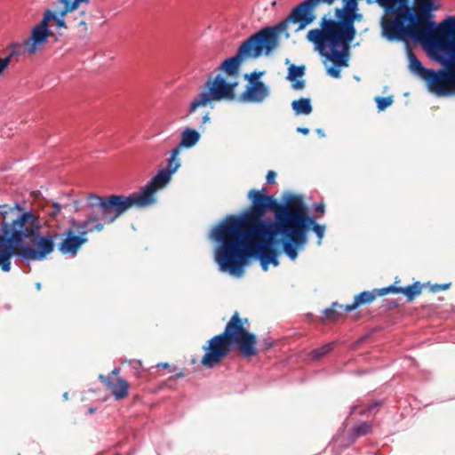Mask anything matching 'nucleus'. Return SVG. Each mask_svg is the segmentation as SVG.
Returning <instances> with one entry per match:
<instances>
[{
    "label": "nucleus",
    "mask_w": 455,
    "mask_h": 455,
    "mask_svg": "<svg viewBox=\"0 0 455 455\" xmlns=\"http://www.w3.org/2000/svg\"><path fill=\"white\" fill-rule=\"evenodd\" d=\"M265 191L251 189L248 194L251 212L229 215L212 228L210 238L216 243L214 259L220 271L240 277L251 257L260 260L264 271L269 264L277 266L275 244L278 234L283 238V252L291 260L304 249L306 226L312 222L310 217L302 205L281 206Z\"/></svg>",
    "instance_id": "f257e3e1"
},
{
    "label": "nucleus",
    "mask_w": 455,
    "mask_h": 455,
    "mask_svg": "<svg viewBox=\"0 0 455 455\" xmlns=\"http://www.w3.org/2000/svg\"><path fill=\"white\" fill-rule=\"evenodd\" d=\"M335 0H305L296 5L290 14L277 25L265 27L259 31L274 51L279 45L280 35L285 32L290 24L297 25L295 31H300L315 20V9L320 4H331ZM357 0H343L342 8L335 10L336 19L323 16L319 27L310 29L306 38L322 60L326 75L339 79L341 70L349 66L350 44L355 39L356 30L355 20L360 15L355 13Z\"/></svg>",
    "instance_id": "f03ea898"
},
{
    "label": "nucleus",
    "mask_w": 455,
    "mask_h": 455,
    "mask_svg": "<svg viewBox=\"0 0 455 455\" xmlns=\"http://www.w3.org/2000/svg\"><path fill=\"white\" fill-rule=\"evenodd\" d=\"M272 52L273 50L259 31L251 35L239 46L237 53L226 59L219 68L220 71L226 73L227 77L220 74L214 78L210 76L204 89L191 101L188 114L190 115L200 108L212 106L215 101L234 100L235 89L237 85L236 78L242 61L257 59L261 55L267 56Z\"/></svg>",
    "instance_id": "7ed1b4c3"
},
{
    "label": "nucleus",
    "mask_w": 455,
    "mask_h": 455,
    "mask_svg": "<svg viewBox=\"0 0 455 455\" xmlns=\"http://www.w3.org/2000/svg\"><path fill=\"white\" fill-rule=\"evenodd\" d=\"M430 34L420 41L431 40L433 48L451 59V66L447 71L439 73L425 68L415 55H409L410 69L427 82L430 92L437 96H447L454 93L455 89V16L443 20L437 27L427 20Z\"/></svg>",
    "instance_id": "20e7f679"
},
{
    "label": "nucleus",
    "mask_w": 455,
    "mask_h": 455,
    "mask_svg": "<svg viewBox=\"0 0 455 455\" xmlns=\"http://www.w3.org/2000/svg\"><path fill=\"white\" fill-rule=\"evenodd\" d=\"M393 20L382 18V36L389 41L411 36L415 40L425 39L430 29L427 20L432 11L433 0H418L416 12L409 6L407 0H377Z\"/></svg>",
    "instance_id": "39448f33"
},
{
    "label": "nucleus",
    "mask_w": 455,
    "mask_h": 455,
    "mask_svg": "<svg viewBox=\"0 0 455 455\" xmlns=\"http://www.w3.org/2000/svg\"><path fill=\"white\" fill-rule=\"evenodd\" d=\"M0 267L4 272L11 270V259L17 254L18 247L39 233L42 223L32 211H24L18 204L13 206L0 205Z\"/></svg>",
    "instance_id": "423d86ee"
},
{
    "label": "nucleus",
    "mask_w": 455,
    "mask_h": 455,
    "mask_svg": "<svg viewBox=\"0 0 455 455\" xmlns=\"http://www.w3.org/2000/svg\"><path fill=\"white\" fill-rule=\"evenodd\" d=\"M147 201L137 191L128 196L112 195L100 196L90 194L84 206L86 219L80 224L90 233L103 230L106 224L113 223L119 216L132 207H148Z\"/></svg>",
    "instance_id": "0eeeda50"
},
{
    "label": "nucleus",
    "mask_w": 455,
    "mask_h": 455,
    "mask_svg": "<svg viewBox=\"0 0 455 455\" xmlns=\"http://www.w3.org/2000/svg\"><path fill=\"white\" fill-rule=\"evenodd\" d=\"M231 344H236L242 355L250 357L257 354L256 337L250 333L235 312L227 323L223 333L214 336L203 348L204 355L201 363L207 368H212L230 352Z\"/></svg>",
    "instance_id": "6e6552de"
},
{
    "label": "nucleus",
    "mask_w": 455,
    "mask_h": 455,
    "mask_svg": "<svg viewBox=\"0 0 455 455\" xmlns=\"http://www.w3.org/2000/svg\"><path fill=\"white\" fill-rule=\"evenodd\" d=\"M180 148H172L170 152L167 169L160 170L143 188L138 191L147 201L148 206L156 204V193L159 189L164 188L170 182L172 175L180 168Z\"/></svg>",
    "instance_id": "1a4fd4ad"
},
{
    "label": "nucleus",
    "mask_w": 455,
    "mask_h": 455,
    "mask_svg": "<svg viewBox=\"0 0 455 455\" xmlns=\"http://www.w3.org/2000/svg\"><path fill=\"white\" fill-rule=\"evenodd\" d=\"M58 234L41 235L40 232L31 238V243L20 245L18 254L27 261H40L51 254L55 247Z\"/></svg>",
    "instance_id": "9d476101"
},
{
    "label": "nucleus",
    "mask_w": 455,
    "mask_h": 455,
    "mask_svg": "<svg viewBox=\"0 0 455 455\" xmlns=\"http://www.w3.org/2000/svg\"><path fill=\"white\" fill-rule=\"evenodd\" d=\"M71 227L64 232V238L59 243V250L64 255L76 257L84 244L88 242L90 233L76 220H70Z\"/></svg>",
    "instance_id": "9b49d317"
},
{
    "label": "nucleus",
    "mask_w": 455,
    "mask_h": 455,
    "mask_svg": "<svg viewBox=\"0 0 455 455\" xmlns=\"http://www.w3.org/2000/svg\"><path fill=\"white\" fill-rule=\"evenodd\" d=\"M48 22L49 17L43 18L41 22L32 28L30 36L22 43L24 53L33 55L43 49L44 44L52 35Z\"/></svg>",
    "instance_id": "f8f14e48"
},
{
    "label": "nucleus",
    "mask_w": 455,
    "mask_h": 455,
    "mask_svg": "<svg viewBox=\"0 0 455 455\" xmlns=\"http://www.w3.org/2000/svg\"><path fill=\"white\" fill-rule=\"evenodd\" d=\"M269 95V88L262 82L256 81L247 86L241 98L247 102L260 103Z\"/></svg>",
    "instance_id": "ddd939ff"
},
{
    "label": "nucleus",
    "mask_w": 455,
    "mask_h": 455,
    "mask_svg": "<svg viewBox=\"0 0 455 455\" xmlns=\"http://www.w3.org/2000/svg\"><path fill=\"white\" fill-rule=\"evenodd\" d=\"M63 6L59 12H52L51 10L45 11L44 18L49 17V21L53 20L59 28H66L65 16L68 12H72L78 7L72 6L73 0H59Z\"/></svg>",
    "instance_id": "4468645a"
},
{
    "label": "nucleus",
    "mask_w": 455,
    "mask_h": 455,
    "mask_svg": "<svg viewBox=\"0 0 455 455\" xmlns=\"http://www.w3.org/2000/svg\"><path fill=\"white\" fill-rule=\"evenodd\" d=\"M421 284L419 282H416L406 287H395L394 285H390L387 288L380 289L379 295H386L389 292L403 293L406 296L408 301H411L421 293Z\"/></svg>",
    "instance_id": "2eb2a0df"
},
{
    "label": "nucleus",
    "mask_w": 455,
    "mask_h": 455,
    "mask_svg": "<svg viewBox=\"0 0 455 455\" xmlns=\"http://www.w3.org/2000/svg\"><path fill=\"white\" fill-rule=\"evenodd\" d=\"M99 379L108 386L116 400H121L127 396L129 384L125 379L120 378L117 379L116 383H113L109 380L108 377L102 374L99 376Z\"/></svg>",
    "instance_id": "dca6fc26"
},
{
    "label": "nucleus",
    "mask_w": 455,
    "mask_h": 455,
    "mask_svg": "<svg viewBox=\"0 0 455 455\" xmlns=\"http://www.w3.org/2000/svg\"><path fill=\"white\" fill-rule=\"evenodd\" d=\"M379 291L380 290H373L372 291H365L359 293L355 297V299L352 304L345 306V310L347 312H350L361 305L369 304L372 302L378 296H379Z\"/></svg>",
    "instance_id": "f3484780"
},
{
    "label": "nucleus",
    "mask_w": 455,
    "mask_h": 455,
    "mask_svg": "<svg viewBox=\"0 0 455 455\" xmlns=\"http://www.w3.org/2000/svg\"><path fill=\"white\" fill-rule=\"evenodd\" d=\"M200 140V133L192 128L187 127L183 130L181 133V138L179 145L176 148H190L194 147Z\"/></svg>",
    "instance_id": "a211bd4d"
},
{
    "label": "nucleus",
    "mask_w": 455,
    "mask_h": 455,
    "mask_svg": "<svg viewBox=\"0 0 455 455\" xmlns=\"http://www.w3.org/2000/svg\"><path fill=\"white\" fill-rule=\"evenodd\" d=\"M291 108L296 115H309L312 112L311 102L307 98L293 100L291 102Z\"/></svg>",
    "instance_id": "6ab92c4d"
},
{
    "label": "nucleus",
    "mask_w": 455,
    "mask_h": 455,
    "mask_svg": "<svg viewBox=\"0 0 455 455\" xmlns=\"http://www.w3.org/2000/svg\"><path fill=\"white\" fill-rule=\"evenodd\" d=\"M16 44H12L10 45V48L12 49L11 52L4 58L0 59V76L3 75L4 71L8 68L10 65L11 60L15 57L19 56L20 52L16 50Z\"/></svg>",
    "instance_id": "aec40b11"
},
{
    "label": "nucleus",
    "mask_w": 455,
    "mask_h": 455,
    "mask_svg": "<svg viewBox=\"0 0 455 455\" xmlns=\"http://www.w3.org/2000/svg\"><path fill=\"white\" fill-rule=\"evenodd\" d=\"M312 220V222L311 223H307V228H306V243L307 242V230H308V227L309 226H312V229L313 231L315 233L316 236L318 237V244H321L322 243V239L324 235V232H325V226L324 225H320V224H317L315 222V220L313 218H310Z\"/></svg>",
    "instance_id": "412c9836"
},
{
    "label": "nucleus",
    "mask_w": 455,
    "mask_h": 455,
    "mask_svg": "<svg viewBox=\"0 0 455 455\" xmlns=\"http://www.w3.org/2000/svg\"><path fill=\"white\" fill-rule=\"evenodd\" d=\"M304 72H305L304 66L298 67L295 65H291L288 68L287 79L290 81H294L295 78L303 76Z\"/></svg>",
    "instance_id": "4be33fe9"
},
{
    "label": "nucleus",
    "mask_w": 455,
    "mask_h": 455,
    "mask_svg": "<svg viewBox=\"0 0 455 455\" xmlns=\"http://www.w3.org/2000/svg\"><path fill=\"white\" fill-rule=\"evenodd\" d=\"M333 347H334L333 343L325 344V345L313 350L311 353L312 357L315 359H319L322 356L328 354L329 352H331L333 349Z\"/></svg>",
    "instance_id": "5701e85b"
},
{
    "label": "nucleus",
    "mask_w": 455,
    "mask_h": 455,
    "mask_svg": "<svg viewBox=\"0 0 455 455\" xmlns=\"http://www.w3.org/2000/svg\"><path fill=\"white\" fill-rule=\"evenodd\" d=\"M371 429V424L369 422H363L355 428V436L358 437L368 434Z\"/></svg>",
    "instance_id": "b1692460"
},
{
    "label": "nucleus",
    "mask_w": 455,
    "mask_h": 455,
    "mask_svg": "<svg viewBox=\"0 0 455 455\" xmlns=\"http://www.w3.org/2000/svg\"><path fill=\"white\" fill-rule=\"evenodd\" d=\"M375 100L377 102V107L379 111H383L393 103V100L391 97H377Z\"/></svg>",
    "instance_id": "393cba45"
},
{
    "label": "nucleus",
    "mask_w": 455,
    "mask_h": 455,
    "mask_svg": "<svg viewBox=\"0 0 455 455\" xmlns=\"http://www.w3.org/2000/svg\"><path fill=\"white\" fill-rule=\"evenodd\" d=\"M339 305L337 303H333L332 304V307L331 308H328V309H325L324 310V316L326 318H331L333 316V315L335 314V307H338Z\"/></svg>",
    "instance_id": "a878e982"
},
{
    "label": "nucleus",
    "mask_w": 455,
    "mask_h": 455,
    "mask_svg": "<svg viewBox=\"0 0 455 455\" xmlns=\"http://www.w3.org/2000/svg\"><path fill=\"white\" fill-rule=\"evenodd\" d=\"M291 86L294 90H302L305 87V82L303 80H297Z\"/></svg>",
    "instance_id": "bb28decb"
},
{
    "label": "nucleus",
    "mask_w": 455,
    "mask_h": 455,
    "mask_svg": "<svg viewBox=\"0 0 455 455\" xmlns=\"http://www.w3.org/2000/svg\"><path fill=\"white\" fill-rule=\"evenodd\" d=\"M275 177H276V173L274 172V171H269L267 174V182L268 184H271L273 182H275Z\"/></svg>",
    "instance_id": "cd10ccee"
},
{
    "label": "nucleus",
    "mask_w": 455,
    "mask_h": 455,
    "mask_svg": "<svg viewBox=\"0 0 455 455\" xmlns=\"http://www.w3.org/2000/svg\"><path fill=\"white\" fill-rule=\"evenodd\" d=\"M379 405V403L375 402V403H372L371 404H369L366 409L360 411V413H364L366 411H373V409Z\"/></svg>",
    "instance_id": "c85d7f7f"
},
{
    "label": "nucleus",
    "mask_w": 455,
    "mask_h": 455,
    "mask_svg": "<svg viewBox=\"0 0 455 455\" xmlns=\"http://www.w3.org/2000/svg\"><path fill=\"white\" fill-rule=\"evenodd\" d=\"M52 207H53V212L51 214L52 216H55L56 214H58L60 212L61 206H60V204L55 203V204H53Z\"/></svg>",
    "instance_id": "c756f323"
},
{
    "label": "nucleus",
    "mask_w": 455,
    "mask_h": 455,
    "mask_svg": "<svg viewBox=\"0 0 455 455\" xmlns=\"http://www.w3.org/2000/svg\"><path fill=\"white\" fill-rule=\"evenodd\" d=\"M83 4H89V0H73V5L72 6L79 7Z\"/></svg>",
    "instance_id": "7c9ffc66"
},
{
    "label": "nucleus",
    "mask_w": 455,
    "mask_h": 455,
    "mask_svg": "<svg viewBox=\"0 0 455 455\" xmlns=\"http://www.w3.org/2000/svg\"><path fill=\"white\" fill-rule=\"evenodd\" d=\"M315 210L323 214L324 212V205L323 204H316Z\"/></svg>",
    "instance_id": "2f4dec72"
},
{
    "label": "nucleus",
    "mask_w": 455,
    "mask_h": 455,
    "mask_svg": "<svg viewBox=\"0 0 455 455\" xmlns=\"http://www.w3.org/2000/svg\"><path fill=\"white\" fill-rule=\"evenodd\" d=\"M297 132H299V133H302L304 135H307L309 133V129L303 128V127H298L297 128Z\"/></svg>",
    "instance_id": "473e14b6"
},
{
    "label": "nucleus",
    "mask_w": 455,
    "mask_h": 455,
    "mask_svg": "<svg viewBox=\"0 0 455 455\" xmlns=\"http://www.w3.org/2000/svg\"><path fill=\"white\" fill-rule=\"evenodd\" d=\"M158 368L167 369L169 368V364L167 363H161L156 365Z\"/></svg>",
    "instance_id": "72a5a7b5"
},
{
    "label": "nucleus",
    "mask_w": 455,
    "mask_h": 455,
    "mask_svg": "<svg viewBox=\"0 0 455 455\" xmlns=\"http://www.w3.org/2000/svg\"><path fill=\"white\" fill-rule=\"evenodd\" d=\"M209 120H210V116H209V114L207 113L206 115H204L203 116V124L207 123Z\"/></svg>",
    "instance_id": "f704fd0d"
},
{
    "label": "nucleus",
    "mask_w": 455,
    "mask_h": 455,
    "mask_svg": "<svg viewBox=\"0 0 455 455\" xmlns=\"http://www.w3.org/2000/svg\"><path fill=\"white\" fill-rule=\"evenodd\" d=\"M120 372V369L119 368H115L113 371H112V374L113 375H117L119 374Z\"/></svg>",
    "instance_id": "c9c22d12"
},
{
    "label": "nucleus",
    "mask_w": 455,
    "mask_h": 455,
    "mask_svg": "<svg viewBox=\"0 0 455 455\" xmlns=\"http://www.w3.org/2000/svg\"><path fill=\"white\" fill-rule=\"evenodd\" d=\"M450 284L449 283H445V284H443L440 286V289L441 290H447L449 288Z\"/></svg>",
    "instance_id": "e433bc0d"
},
{
    "label": "nucleus",
    "mask_w": 455,
    "mask_h": 455,
    "mask_svg": "<svg viewBox=\"0 0 455 455\" xmlns=\"http://www.w3.org/2000/svg\"><path fill=\"white\" fill-rule=\"evenodd\" d=\"M316 132H317V133H318L320 136H322V137H323V136H324V133H323V130H321V129H317V131H316Z\"/></svg>",
    "instance_id": "4c0bfd02"
},
{
    "label": "nucleus",
    "mask_w": 455,
    "mask_h": 455,
    "mask_svg": "<svg viewBox=\"0 0 455 455\" xmlns=\"http://www.w3.org/2000/svg\"><path fill=\"white\" fill-rule=\"evenodd\" d=\"M79 25H80V26H85L86 24H85V22H84V20H81V21L79 22Z\"/></svg>",
    "instance_id": "58836bf2"
},
{
    "label": "nucleus",
    "mask_w": 455,
    "mask_h": 455,
    "mask_svg": "<svg viewBox=\"0 0 455 455\" xmlns=\"http://www.w3.org/2000/svg\"><path fill=\"white\" fill-rule=\"evenodd\" d=\"M183 376H184L183 372H180V373L177 374V377H178V378H180V377H183Z\"/></svg>",
    "instance_id": "ea45409f"
},
{
    "label": "nucleus",
    "mask_w": 455,
    "mask_h": 455,
    "mask_svg": "<svg viewBox=\"0 0 455 455\" xmlns=\"http://www.w3.org/2000/svg\"><path fill=\"white\" fill-rule=\"evenodd\" d=\"M63 396H64V398H65V399H68V393H65V394L63 395Z\"/></svg>",
    "instance_id": "a19ab883"
},
{
    "label": "nucleus",
    "mask_w": 455,
    "mask_h": 455,
    "mask_svg": "<svg viewBox=\"0 0 455 455\" xmlns=\"http://www.w3.org/2000/svg\"><path fill=\"white\" fill-rule=\"evenodd\" d=\"M356 409H357V408H356L355 406V407H352V411H353V412H354V411H356Z\"/></svg>",
    "instance_id": "79ce46f5"
},
{
    "label": "nucleus",
    "mask_w": 455,
    "mask_h": 455,
    "mask_svg": "<svg viewBox=\"0 0 455 455\" xmlns=\"http://www.w3.org/2000/svg\"><path fill=\"white\" fill-rule=\"evenodd\" d=\"M40 287H41L40 283H37V284H36V288L39 290V289H40Z\"/></svg>",
    "instance_id": "37998d69"
}]
</instances>
